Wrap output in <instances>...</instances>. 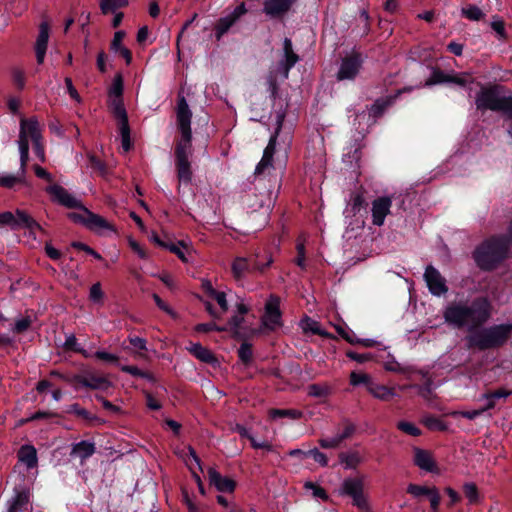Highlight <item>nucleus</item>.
Listing matches in <instances>:
<instances>
[{
	"mask_svg": "<svg viewBox=\"0 0 512 512\" xmlns=\"http://www.w3.org/2000/svg\"><path fill=\"white\" fill-rule=\"evenodd\" d=\"M176 124L180 133V138L175 145V166L177 177L180 182L191 183L192 167L189 156L192 155V130L191 119L192 111L184 96V90L181 88L177 95V104L175 108Z\"/></svg>",
	"mask_w": 512,
	"mask_h": 512,
	"instance_id": "f257e3e1",
	"label": "nucleus"
},
{
	"mask_svg": "<svg viewBox=\"0 0 512 512\" xmlns=\"http://www.w3.org/2000/svg\"><path fill=\"white\" fill-rule=\"evenodd\" d=\"M492 314V305L487 297H476L470 304L468 302L459 301L449 304L444 312L443 317L449 324L457 328L469 327L474 330L482 327Z\"/></svg>",
	"mask_w": 512,
	"mask_h": 512,
	"instance_id": "f03ea898",
	"label": "nucleus"
},
{
	"mask_svg": "<svg viewBox=\"0 0 512 512\" xmlns=\"http://www.w3.org/2000/svg\"><path fill=\"white\" fill-rule=\"evenodd\" d=\"M511 245L505 234H493L475 247L472 258L481 271L492 272L510 258Z\"/></svg>",
	"mask_w": 512,
	"mask_h": 512,
	"instance_id": "7ed1b4c3",
	"label": "nucleus"
},
{
	"mask_svg": "<svg viewBox=\"0 0 512 512\" xmlns=\"http://www.w3.org/2000/svg\"><path fill=\"white\" fill-rule=\"evenodd\" d=\"M512 337V324H497L486 328L477 329L469 335L467 345L480 351L498 349L503 347Z\"/></svg>",
	"mask_w": 512,
	"mask_h": 512,
	"instance_id": "20e7f679",
	"label": "nucleus"
},
{
	"mask_svg": "<svg viewBox=\"0 0 512 512\" xmlns=\"http://www.w3.org/2000/svg\"><path fill=\"white\" fill-rule=\"evenodd\" d=\"M502 89L498 84L482 85L475 97L476 109L500 112L505 118L512 116V96H503Z\"/></svg>",
	"mask_w": 512,
	"mask_h": 512,
	"instance_id": "39448f33",
	"label": "nucleus"
},
{
	"mask_svg": "<svg viewBox=\"0 0 512 512\" xmlns=\"http://www.w3.org/2000/svg\"><path fill=\"white\" fill-rule=\"evenodd\" d=\"M273 263V258L271 255L268 256L267 261L265 263H261L257 261V259L249 260L244 257H236L231 265V271L233 277L236 280L242 279L246 273H250L253 271H258L263 273L267 268L271 266Z\"/></svg>",
	"mask_w": 512,
	"mask_h": 512,
	"instance_id": "423d86ee",
	"label": "nucleus"
},
{
	"mask_svg": "<svg viewBox=\"0 0 512 512\" xmlns=\"http://www.w3.org/2000/svg\"><path fill=\"white\" fill-rule=\"evenodd\" d=\"M362 64V54L358 51H352L341 59L336 79L338 81L354 80L359 74Z\"/></svg>",
	"mask_w": 512,
	"mask_h": 512,
	"instance_id": "0eeeda50",
	"label": "nucleus"
},
{
	"mask_svg": "<svg viewBox=\"0 0 512 512\" xmlns=\"http://www.w3.org/2000/svg\"><path fill=\"white\" fill-rule=\"evenodd\" d=\"M364 484L360 478H346L341 486L340 493L352 497L353 505L359 509H368V502L363 493Z\"/></svg>",
	"mask_w": 512,
	"mask_h": 512,
	"instance_id": "6e6552de",
	"label": "nucleus"
},
{
	"mask_svg": "<svg viewBox=\"0 0 512 512\" xmlns=\"http://www.w3.org/2000/svg\"><path fill=\"white\" fill-rule=\"evenodd\" d=\"M0 224L7 225L12 230L29 229L34 224V218L25 210L16 209L15 213L6 211L0 213Z\"/></svg>",
	"mask_w": 512,
	"mask_h": 512,
	"instance_id": "1a4fd4ad",
	"label": "nucleus"
},
{
	"mask_svg": "<svg viewBox=\"0 0 512 512\" xmlns=\"http://www.w3.org/2000/svg\"><path fill=\"white\" fill-rule=\"evenodd\" d=\"M45 191L51 195L52 201L57 202L66 208L83 210L85 207L80 200H77L59 184L50 185L46 187Z\"/></svg>",
	"mask_w": 512,
	"mask_h": 512,
	"instance_id": "9d476101",
	"label": "nucleus"
},
{
	"mask_svg": "<svg viewBox=\"0 0 512 512\" xmlns=\"http://www.w3.org/2000/svg\"><path fill=\"white\" fill-rule=\"evenodd\" d=\"M281 316L280 298L272 294L265 304V313L262 317V324L269 330H274L277 326L282 325Z\"/></svg>",
	"mask_w": 512,
	"mask_h": 512,
	"instance_id": "9b49d317",
	"label": "nucleus"
},
{
	"mask_svg": "<svg viewBox=\"0 0 512 512\" xmlns=\"http://www.w3.org/2000/svg\"><path fill=\"white\" fill-rule=\"evenodd\" d=\"M247 11L245 3L242 2L229 15L218 19L214 27L216 39L219 41Z\"/></svg>",
	"mask_w": 512,
	"mask_h": 512,
	"instance_id": "f8f14e48",
	"label": "nucleus"
},
{
	"mask_svg": "<svg viewBox=\"0 0 512 512\" xmlns=\"http://www.w3.org/2000/svg\"><path fill=\"white\" fill-rule=\"evenodd\" d=\"M71 383L89 389H107L112 386L111 382L104 376L95 375L93 373L76 374L70 380Z\"/></svg>",
	"mask_w": 512,
	"mask_h": 512,
	"instance_id": "ddd939ff",
	"label": "nucleus"
},
{
	"mask_svg": "<svg viewBox=\"0 0 512 512\" xmlns=\"http://www.w3.org/2000/svg\"><path fill=\"white\" fill-rule=\"evenodd\" d=\"M424 279L427 283L429 291L433 295L440 296L448 291L445 279L434 266L428 265L426 267Z\"/></svg>",
	"mask_w": 512,
	"mask_h": 512,
	"instance_id": "4468645a",
	"label": "nucleus"
},
{
	"mask_svg": "<svg viewBox=\"0 0 512 512\" xmlns=\"http://www.w3.org/2000/svg\"><path fill=\"white\" fill-rule=\"evenodd\" d=\"M284 58L279 62L278 69L283 78L287 79L291 68L300 60L298 54L293 51L292 41L285 38L283 41Z\"/></svg>",
	"mask_w": 512,
	"mask_h": 512,
	"instance_id": "2eb2a0df",
	"label": "nucleus"
},
{
	"mask_svg": "<svg viewBox=\"0 0 512 512\" xmlns=\"http://www.w3.org/2000/svg\"><path fill=\"white\" fill-rule=\"evenodd\" d=\"M414 464L421 470L430 473H438L439 469L437 463L433 457V454L429 450L414 448Z\"/></svg>",
	"mask_w": 512,
	"mask_h": 512,
	"instance_id": "dca6fc26",
	"label": "nucleus"
},
{
	"mask_svg": "<svg viewBox=\"0 0 512 512\" xmlns=\"http://www.w3.org/2000/svg\"><path fill=\"white\" fill-rule=\"evenodd\" d=\"M50 33V25L48 21H42L39 25V33L35 43L36 60L39 65L43 64L47 51Z\"/></svg>",
	"mask_w": 512,
	"mask_h": 512,
	"instance_id": "f3484780",
	"label": "nucleus"
},
{
	"mask_svg": "<svg viewBox=\"0 0 512 512\" xmlns=\"http://www.w3.org/2000/svg\"><path fill=\"white\" fill-rule=\"evenodd\" d=\"M296 0H265L263 12L271 18H280L286 14Z\"/></svg>",
	"mask_w": 512,
	"mask_h": 512,
	"instance_id": "a211bd4d",
	"label": "nucleus"
},
{
	"mask_svg": "<svg viewBox=\"0 0 512 512\" xmlns=\"http://www.w3.org/2000/svg\"><path fill=\"white\" fill-rule=\"evenodd\" d=\"M208 478L211 485H214L219 492L233 493L236 488V482L230 478L222 476L216 469H208Z\"/></svg>",
	"mask_w": 512,
	"mask_h": 512,
	"instance_id": "6ab92c4d",
	"label": "nucleus"
},
{
	"mask_svg": "<svg viewBox=\"0 0 512 512\" xmlns=\"http://www.w3.org/2000/svg\"><path fill=\"white\" fill-rule=\"evenodd\" d=\"M391 199L389 197H379L372 203V223L381 226L384 223L386 215L390 212Z\"/></svg>",
	"mask_w": 512,
	"mask_h": 512,
	"instance_id": "aec40b11",
	"label": "nucleus"
},
{
	"mask_svg": "<svg viewBox=\"0 0 512 512\" xmlns=\"http://www.w3.org/2000/svg\"><path fill=\"white\" fill-rule=\"evenodd\" d=\"M85 215H87V222H85V227L91 231H99V230H110L112 232H116V228L113 224L108 222L104 217L93 213L88 208L84 207L82 210Z\"/></svg>",
	"mask_w": 512,
	"mask_h": 512,
	"instance_id": "412c9836",
	"label": "nucleus"
},
{
	"mask_svg": "<svg viewBox=\"0 0 512 512\" xmlns=\"http://www.w3.org/2000/svg\"><path fill=\"white\" fill-rule=\"evenodd\" d=\"M22 136H24L25 140H28V137H30L32 141L42 140L41 130L37 119L29 118L21 120L19 138Z\"/></svg>",
	"mask_w": 512,
	"mask_h": 512,
	"instance_id": "4be33fe9",
	"label": "nucleus"
},
{
	"mask_svg": "<svg viewBox=\"0 0 512 512\" xmlns=\"http://www.w3.org/2000/svg\"><path fill=\"white\" fill-rule=\"evenodd\" d=\"M20 462L24 463L28 469L37 466L38 458L37 451L32 445H23L20 447L17 453Z\"/></svg>",
	"mask_w": 512,
	"mask_h": 512,
	"instance_id": "5701e85b",
	"label": "nucleus"
},
{
	"mask_svg": "<svg viewBox=\"0 0 512 512\" xmlns=\"http://www.w3.org/2000/svg\"><path fill=\"white\" fill-rule=\"evenodd\" d=\"M95 451L96 447L93 442L82 440L72 445L70 455L79 457L83 462L92 456Z\"/></svg>",
	"mask_w": 512,
	"mask_h": 512,
	"instance_id": "b1692460",
	"label": "nucleus"
},
{
	"mask_svg": "<svg viewBox=\"0 0 512 512\" xmlns=\"http://www.w3.org/2000/svg\"><path fill=\"white\" fill-rule=\"evenodd\" d=\"M188 350L193 356L204 363L213 365L218 362L213 352L210 349L202 346L200 343L192 344Z\"/></svg>",
	"mask_w": 512,
	"mask_h": 512,
	"instance_id": "393cba45",
	"label": "nucleus"
},
{
	"mask_svg": "<svg viewBox=\"0 0 512 512\" xmlns=\"http://www.w3.org/2000/svg\"><path fill=\"white\" fill-rule=\"evenodd\" d=\"M244 323V317L240 314L233 315L227 323L228 331H231L232 337L236 340H246L247 333L244 331L242 324Z\"/></svg>",
	"mask_w": 512,
	"mask_h": 512,
	"instance_id": "a878e982",
	"label": "nucleus"
},
{
	"mask_svg": "<svg viewBox=\"0 0 512 512\" xmlns=\"http://www.w3.org/2000/svg\"><path fill=\"white\" fill-rule=\"evenodd\" d=\"M395 102V97L387 96L383 98H378L369 108L370 116L373 118H380L386 111V109L392 106Z\"/></svg>",
	"mask_w": 512,
	"mask_h": 512,
	"instance_id": "bb28decb",
	"label": "nucleus"
},
{
	"mask_svg": "<svg viewBox=\"0 0 512 512\" xmlns=\"http://www.w3.org/2000/svg\"><path fill=\"white\" fill-rule=\"evenodd\" d=\"M30 500V493L27 489L16 491L15 496L11 499L8 512H19L25 508Z\"/></svg>",
	"mask_w": 512,
	"mask_h": 512,
	"instance_id": "cd10ccee",
	"label": "nucleus"
},
{
	"mask_svg": "<svg viewBox=\"0 0 512 512\" xmlns=\"http://www.w3.org/2000/svg\"><path fill=\"white\" fill-rule=\"evenodd\" d=\"M367 389L375 398L383 401H388L396 395L394 388H389L385 385L377 384L372 381L369 383Z\"/></svg>",
	"mask_w": 512,
	"mask_h": 512,
	"instance_id": "c85d7f7f",
	"label": "nucleus"
},
{
	"mask_svg": "<svg viewBox=\"0 0 512 512\" xmlns=\"http://www.w3.org/2000/svg\"><path fill=\"white\" fill-rule=\"evenodd\" d=\"M300 326L303 330V332L305 334L307 333H311V334H314V335H319V336H324V337H328L329 336V333L326 332V331H323L321 329V325L318 321L308 317V316H305L301 322H300Z\"/></svg>",
	"mask_w": 512,
	"mask_h": 512,
	"instance_id": "c756f323",
	"label": "nucleus"
},
{
	"mask_svg": "<svg viewBox=\"0 0 512 512\" xmlns=\"http://www.w3.org/2000/svg\"><path fill=\"white\" fill-rule=\"evenodd\" d=\"M421 423L430 431L443 432L448 429V426L445 422H443L440 418L433 415L424 416L421 419Z\"/></svg>",
	"mask_w": 512,
	"mask_h": 512,
	"instance_id": "7c9ffc66",
	"label": "nucleus"
},
{
	"mask_svg": "<svg viewBox=\"0 0 512 512\" xmlns=\"http://www.w3.org/2000/svg\"><path fill=\"white\" fill-rule=\"evenodd\" d=\"M339 462L345 466L346 469H355L361 463V457L358 452H341L339 455Z\"/></svg>",
	"mask_w": 512,
	"mask_h": 512,
	"instance_id": "2f4dec72",
	"label": "nucleus"
},
{
	"mask_svg": "<svg viewBox=\"0 0 512 512\" xmlns=\"http://www.w3.org/2000/svg\"><path fill=\"white\" fill-rule=\"evenodd\" d=\"M129 4L128 0H102L100 9L103 14L115 13L117 9L125 8Z\"/></svg>",
	"mask_w": 512,
	"mask_h": 512,
	"instance_id": "473e14b6",
	"label": "nucleus"
},
{
	"mask_svg": "<svg viewBox=\"0 0 512 512\" xmlns=\"http://www.w3.org/2000/svg\"><path fill=\"white\" fill-rule=\"evenodd\" d=\"M20 150V172L22 176L26 173V166L29 160V141L24 139V136L20 137L19 141Z\"/></svg>",
	"mask_w": 512,
	"mask_h": 512,
	"instance_id": "72a5a7b5",
	"label": "nucleus"
},
{
	"mask_svg": "<svg viewBox=\"0 0 512 512\" xmlns=\"http://www.w3.org/2000/svg\"><path fill=\"white\" fill-rule=\"evenodd\" d=\"M438 488L435 486L427 487L418 484H409L407 486V493L412 495L415 498L421 496H427L428 498L433 494V490H437Z\"/></svg>",
	"mask_w": 512,
	"mask_h": 512,
	"instance_id": "f704fd0d",
	"label": "nucleus"
},
{
	"mask_svg": "<svg viewBox=\"0 0 512 512\" xmlns=\"http://www.w3.org/2000/svg\"><path fill=\"white\" fill-rule=\"evenodd\" d=\"M68 413H73L78 417H81L89 422L97 421L100 424L103 423L96 415L91 414L86 409L82 408L78 403H74L69 406Z\"/></svg>",
	"mask_w": 512,
	"mask_h": 512,
	"instance_id": "c9c22d12",
	"label": "nucleus"
},
{
	"mask_svg": "<svg viewBox=\"0 0 512 512\" xmlns=\"http://www.w3.org/2000/svg\"><path fill=\"white\" fill-rule=\"evenodd\" d=\"M238 357L245 366H249L253 360L252 344L244 341L238 349Z\"/></svg>",
	"mask_w": 512,
	"mask_h": 512,
	"instance_id": "e433bc0d",
	"label": "nucleus"
},
{
	"mask_svg": "<svg viewBox=\"0 0 512 512\" xmlns=\"http://www.w3.org/2000/svg\"><path fill=\"white\" fill-rule=\"evenodd\" d=\"M269 415L271 418H283L289 417L291 419H299L302 417L303 413L300 410L296 409H271L269 411Z\"/></svg>",
	"mask_w": 512,
	"mask_h": 512,
	"instance_id": "4c0bfd02",
	"label": "nucleus"
},
{
	"mask_svg": "<svg viewBox=\"0 0 512 512\" xmlns=\"http://www.w3.org/2000/svg\"><path fill=\"white\" fill-rule=\"evenodd\" d=\"M449 74L444 73L439 68H433L431 76L425 81V86H433L448 82Z\"/></svg>",
	"mask_w": 512,
	"mask_h": 512,
	"instance_id": "58836bf2",
	"label": "nucleus"
},
{
	"mask_svg": "<svg viewBox=\"0 0 512 512\" xmlns=\"http://www.w3.org/2000/svg\"><path fill=\"white\" fill-rule=\"evenodd\" d=\"M463 492L470 504H476L479 501V491L475 483H465L463 485Z\"/></svg>",
	"mask_w": 512,
	"mask_h": 512,
	"instance_id": "ea45409f",
	"label": "nucleus"
},
{
	"mask_svg": "<svg viewBox=\"0 0 512 512\" xmlns=\"http://www.w3.org/2000/svg\"><path fill=\"white\" fill-rule=\"evenodd\" d=\"M194 330L198 333H208L211 331L225 332L228 331V328L224 326H218L215 322H209L197 324Z\"/></svg>",
	"mask_w": 512,
	"mask_h": 512,
	"instance_id": "a19ab883",
	"label": "nucleus"
},
{
	"mask_svg": "<svg viewBox=\"0 0 512 512\" xmlns=\"http://www.w3.org/2000/svg\"><path fill=\"white\" fill-rule=\"evenodd\" d=\"M462 14L472 21H479L484 17V13L476 5H469L467 8H463Z\"/></svg>",
	"mask_w": 512,
	"mask_h": 512,
	"instance_id": "79ce46f5",
	"label": "nucleus"
},
{
	"mask_svg": "<svg viewBox=\"0 0 512 512\" xmlns=\"http://www.w3.org/2000/svg\"><path fill=\"white\" fill-rule=\"evenodd\" d=\"M88 159H89L90 166L94 170L98 171L101 176H105L108 173V168L104 161H102L101 159H99L98 157H96L93 154H89Z\"/></svg>",
	"mask_w": 512,
	"mask_h": 512,
	"instance_id": "37998d69",
	"label": "nucleus"
},
{
	"mask_svg": "<svg viewBox=\"0 0 512 512\" xmlns=\"http://www.w3.org/2000/svg\"><path fill=\"white\" fill-rule=\"evenodd\" d=\"M397 428L400 431H402L408 435H411V436L417 437V436L421 435V430L411 422L400 421L397 423Z\"/></svg>",
	"mask_w": 512,
	"mask_h": 512,
	"instance_id": "c03bdc74",
	"label": "nucleus"
},
{
	"mask_svg": "<svg viewBox=\"0 0 512 512\" xmlns=\"http://www.w3.org/2000/svg\"><path fill=\"white\" fill-rule=\"evenodd\" d=\"M111 113L118 120L119 127L129 125L128 115L124 106L111 109Z\"/></svg>",
	"mask_w": 512,
	"mask_h": 512,
	"instance_id": "a18cd8bd",
	"label": "nucleus"
},
{
	"mask_svg": "<svg viewBox=\"0 0 512 512\" xmlns=\"http://www.w3.org/2000/svg\"><path fill=\"white\" fill-rule=\"evenodd\" d=\"M24 182V176H13V175H6L0 177V187L11 189L13 188L17 183Z\"/></svg>",
	"mask_w": 512,
	"mask_h": 512,
	"instance_id": "49530a36",
	"label": "nucleus"
},
{
	"mask_svg": "<svg viewBox=\"0 0 512 512\" xmlns=\"http://www.w3.org/2000/svg\"><path fill=\"white\" fill-rule=\"evenodd\" d=\"M89 299L94 303H103L104 292L102 291L101 283H94L90 288Z\"/></svg>",
	"mask_w": 512,
	"mask_h": 512,
	"instance_id": "de8ad7c7",
	"label": "nucleus"
},
{
	"mask_svg": "<svg viewBox=\"0 0 512 512\" xmlns=\"http://www.w3.org/2000/svg\"><path fill=\"white\" fill-rule=\"evenodd\" d=\"M120 135H121V141H122V148L125 152H128L131 150L133 144L130 137V126H124L119 127Z\"/></svg>",
	"mask_w": 512,
	"mask_h": 512,
	"instance_id": "09e8293b",
	"label": "nucleus"
},
{
	"mask_svg": "<svg viewBox=\"0 0 512 512\" xmlns=\"http://www.w3.org/2000/svg\"><path fill=\"white\" fill-rule=\"evenodd\" d=\"M433 381L431 378H427L422 386H415L418 389V394L426 400H431L433 397L432 391Z\"/></svg>",
	"mask_w": 512,
	"mask_h": 512,
	"instance_id": "8fccbe9b",
	"label": "nucleus"
},
{
	"mask_svg": "<svg viewBox=\"0 0 512 512\" xmlns=\"http://www.w3.org/2000/svg\"><path fill=\"white\" fill-rule=\"evenodd\" d=\"M109 95H114L115 97H122L123 95V78L121 74H117L114 77L113 84L109 89Z\"/></svg>",
	"mask_w": 512,
	"mask_h": 512,
	"instance_id": "3c124183",
	"label": "nucleus"
},
{
	"mask_svg": "<svg viewBox=\"0 0 512 512\" xmlns=\"http://www.w3.org/2000/svg\"><path fill=\"white\" fill-rule=\"evenodd\" d=\"M371 378L368 374L365 373H356L351 372L350 374V384L351 385H359V384H365L367 387L369 386V383H371Z\"/></svg>",
	"mask_w": 512,
	"mask_h": 512,
	"instance_id": "603ef678",
	"label": "nucleus"
},
{
	"mask_svg": "<svg viewBox=\"0 0 512 512\" xmlns=\"http://www.w3.org/2000/svg\"><path fill=\"white\" fill-rule=\"evenodd\" d=\"M304 487H305L306 489H311V490H313V495H314L315 497H318V498H320V499H322V500H324V501H328L329 496H328L327 492L325 491V489H323V488H322V487H320L319 485H317V484H315V483H313V482L308 481V482H306V483L304 484Z\"/></svg>",
	"mask_w": 512,
	"mask_h": 512,
	"instance_id": "864d4df0",
	"label": "nucleus"
},
{
	"mask_svg": "<svg viewBox=\"0 0 512 512\" xmlns=\"http://www.w3.org/2000/svg\"><path fill=\"white\" fill-rule=\"evenodd\" d=\"M128 244L132 251L139 256V258L144 260L149 258V254L147 253V251L135 239L129 237Z\"/></svg>",
	"mask_w": 512,
	"mask_h": 512,
	"instance_id": "5fc2aeb1",
	"label": "nucleus"
},
{
	"mask_svg": "<svg viewBox=\"0 0 512 512\" xmlns=\"http://www.w3.org/2000/svg\"><path fill=\"white\" fill-rule=\"evenodd\" d=\"M71 246L73 248H75V249L84 251L87 254L92 255L97 260H101L102 259V256L97 251H95L93 248H91L90 246H88L85 243L75 241V242L71 243Z\"/></svg>",
	"mask_w": 512,
	"mask_h": 512,
	"instance_id": "6e6d98bb",
	"label": "nucleus"
},
{
	"mask_svg": "<svg viewBox=\"0 0 512 512\" xmlns=\"http://www.w3.org/2000/svg\"><path fill=\"white\" fill-rule=\"evenodd\" d=\"M31 323L32 321L29 316L19 319L16 321L13 331L17 334L24 333L30 328Z\"/></svg>",
	"mask_w": 512,
	"mask_h": 512,
	"instance_id": "4d7b16f0",
	"label": "nucleus"
},
{
	"mask_svg": "<svg viewBox=\"0 0 512 512\" xmlns=\"http://www.w3.org/2000/svg\"><path fill=\"white\" fill-rule=\"evenodd\" d=\"M328 394V389L319 384H311L308 386V395L312 397H325Z\"/></svg>",
	"mask_w": 512,
	"mask_h": 512,
	"instance_id": "13d9d810",
	"label": "nucleus"
},
{
	"mask_svg": "<svg viewBox=\"0 0 512 512\" xmlns=\"http://www.w3.org/2000/svg\"><path fill=\"white\" fill-rule=\"evenodd\" d=\"M278 135L273 134L268 142V145L266 146L263 156L266 159H270L273 161V156L275 153V147H276V141H277Z\"/></svg>",
	"mask_w": 512,
	"mask_h": 512,
	"instance_id": "bf43d9fd",
	"label": "nucleus"
},
{
	"mask_svg": "<svg viewBox=\"0 0 512 512\" xmlns=\"http://www.w3.org/2000/svg\"><path fill=\"white\" fill-rule=\"evenodd\" d=\"M180 247L187 248V245L184 244L183 241H178V243H174V245H171L169 247V251L171 253L175 254L181 261L187 262L185 253L183 252V250Z\"/></svg>",
	"mask_w": 512,
	"mask_h": 512,
	"instance_id": "052dcab7",
	"label": "nucleus"
},
{
	"mask_svg": "<svg viewBox=\"0 0 512 512\" xmlns=\"http://www.w3.org/2000/svg\"><path fill=\"white\" fill-rule=\"evenodd\" d=\"M344 425L345 426L343 432L338 434V437L341 441L350 438L356 431V426L349 420H345Z\"/></svg>",
	"mask_w": 512,
	"mask_h": 512,
	"instance_id": "680f3d73",
	"label": "nucleus"
},
{
	"mask_svg": "<svg viewBox=\"0 0 512 512\" xmlns=\"http://www.w3.org/2000/svg\"><path fill=\"white\" fill-rule=\"evenodd\" d=\"M346 356L348 358H350L351 360L356 361L358 363H364V362L372 359L371 353L359 354V353L351 351V350L346 352Z\"/></svg>",
	"mask_w": 512,
	"mask_h": 512,
	"instance_id": "e2e57ef3",
	"label": "nucleus"
},
{
	"mask_svg": "<svg viewBox=\"0 0 512 512\" xmlns=\"http://www.w3.org/2000/svg\"><path fill=\"white\" fill-rule=\"evenodd\" d=\"M152 298L153 300L155 301V304L157 305V307L166 312L167 314L171 315L172 317H176V313L173 311V309H171L169 307V305H167L161 298L158 294L156 293H153L152 294Z\"/></svg>",
	"mask_w": 512,
	"mask_h": 512,
	"instance_id": "0e129e2a",
	"label": "nucleus"
},
{
	"mask_svg": "<svg viewBox=\"0 0 512 512\" xmlns=\"http://www.w3.org/2000/svg\"><path fill=\"white\" fill-rule=\"evenodd\" d=\"M126 33L123 30L116 31L111 41L110 48L113 51H118V49L122 48V41L125 37Z\"/></svg>",
	"mask_w": 512,
	"mask_h": 512,
	"instance_id": "69168bd1",
	"label": "nucleus"
},
{
	"mask_svg": "<svg viewBox=\"0 0 512 512\" xmlns=\"http://www.w3.org/2000/svg\"><path fill=\"white\" fill-rule=\"evenodd\" d=\"M312 456L314 460L319 463L321 466L325 467L328 465L327 456L320 452L317 448L311 449L308 451V456Z\"/></svg>",
	"mask_w": 512,
	"mask_h": 512,
	"instance_id": "338daca9",
	"label": "nucleus"
},
{
	"mask_svg": "<svg viewBox=\"0 0 512 512\" xmlns=\"http://www.w3.org/2000/svg\"><path fill=\"white\" fill-rule=\"evenodd\" d=\"M336 331L349 344L355 345L356 342H359L358 338L355 337L353 332H348L344 328H342L341 326H337L336 327Z\"/></svg>",
	"mask_w": 512,
	"mask_h": 512,
	"instance_id": "774afa93",
	"label": "nucleus"
}]
</instances>
